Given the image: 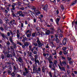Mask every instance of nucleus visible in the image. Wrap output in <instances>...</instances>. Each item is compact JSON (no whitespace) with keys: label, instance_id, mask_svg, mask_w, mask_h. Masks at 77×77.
Masks as SVG:
<instances>
[{"label":"nucleus","instance_id":"nucleus-1","mask_svg":"<svg viewBox=\"0 0 77 77\" xmlns=\"http://www.w3.org/2000/svg\"><path fill=\"white\" fill-rule=\"evenodd\" d=\"M37 55H35V63L32 65L33 69H36L37 68V63L39 65H40V63H39V61L38 60H37V58H38Z\"/></svg>","mask_w":77,"mask_h":77},{"label":"nucleus","instance_id":"nucleus-2","mask_svg":"<svg viewBox=\"0 0 77 77\" xmlns=\"http://www.w3.org/2000/svg\"><path fill=\"white\" fill-rule=\"evenodd\" d=\"M18 60L19 61V62L21 63L22 66H23L24 64V62L23 61V60L22 59V58H21V57H19L18 58Z\"/></svg>","mask_w":77,"mask_h":77},{"label":"nucleus","instance_id":"nucleus-3","mask_svg":"<svg viewBox=\"0 0 77 77\" xmlns=\"http://www.w3.org/2000/svg\"><path fill=\"white\" fill-rule=\"evenodd\" d=\"M0 66H2V69H1L2 71H5V69L6 68V67H7V66L5 64H3V63H2L0 65Z\"/></svg>","mask_w":77,"mask_h":77},{"label":"nucleus","instance_id":"nucleus-4","mask_svg":"<svg viewBox=\"0 0 77 77\" xmlns=\"http://www.w3.org/2000/svg\"><path fill=\"white\" fill-rule=\"evenodd\" d=\"M17 13L21 17H24V16H25V15L23 14L22 11H17Z\"/></svg>","mask_w":77,"mask_h":77},{"label":"nucleus","instance_id":"nucleus-5","mask_svg":"<svg viewBox=\"0 0 77 77\" xmlns=\"http://www.w3.org/2000/svg\"><path fill=\"white\" fill-rule=\"evenodd\" d=\"M43 10L45 11H47L48 9V5H46L43 7L42 8Z\"/></svg>","mask_w":77,"mask_h":77},{"label":"nucleus","instance_id":"nucleus-6","mask_svg":"<svg viewBox=\"0 0 77 77\" xmlns=\"http://www.w3.org/2000/svg\"><path fill=\"white\" fill-rule=\"evenodd\" d=\"M12 46H11L10 47V48L11 50H14V48H17V46H16V45L15 44V43L12 44Z\"/></svg>","mask_w":77,"mask_h":77},{"label":"nucleus","instance_id":"nucleus-7","mask_svg":"<svg viewBox=\"0 0 77 77\" xmlns=\"http://www.w3.org/2000/svg\"><path fill=\"white\" fill-rule=\"evenodd\" d=\"M23 3L27 5H29V1L27 0H24Z\"/></svg>","mask_w":77,"mask_h":77},{"label":"nucleus","instance_id":"nucleus-8","mask_svg":"<svg viewBox=\"0 0 77 77\" xmlns=\"http://www.w3.org/2000/svg\"><path fill=\"white\" fill-rule=\"evenodd\" d=\"M63 44L64 45L66 44V38H65L63 39Z\"/></svg>","mask_w":77,"mask_h":77},{"label":"nucleus","instance_id":"nucleus-9","mask_svg":"<svg viewBox=\"0 0 77 77\" xmlns=\"http://www.w3.org/2000/svg\"><path fill=\"white\" fill-rule=\"evenodd\" d=\"M51 30V34H53L54 33V31H55V30H54V29L53 28H51L50 29Z\"/></svg>","mask_w":77,"mask_h":77},{"label":"nucleus","instance_id":"nucleus-10","mask_svg":"<svg viewBox=\"0 0 77 77\" xmlns=\"http://www.w3.org/2000/svg\"><path fill=\"white\" fill-rule=\"evenodd\" d=\"M50 30H47V31H45V35H49L50 34Z\"/></svg>","mask_w":77,"mask_h":77},{"label":"nucleus","instance_id":"nucleus-11","mask_svg":"<svg viewBox=\"0 0 77 77\" xmlns=\"http://www.w3.org/2000/svg\"><path fill=\"white\" fill-rule=\"evenodd\" d=\"M56 23L58 25V27H60V25H59V20H56Z\"/></svg>","mask_w":77,"mask_h":77},{"label":"nucleus","instance_id":"nucleus-12","mask_svg":"<svg viewBox=\"0 0 77 77\" xmlns=\"http://www.w3.org/2000/svg\"><path fill=\"white\" fill-rule=\"evenodd\" d=\"M7 75V72L6 71H4L3 72V76L5 77Z\"/></svg>","mask_w":77,"mask_h":77},{"label":"nucleus","instance_id":"nucleus-13","mask_svg":"<svg viewBox=\"0 0 77 77\" xmlns=\"http://www.w3.org/2000/svg\"><path fill=\"white\" fill-rule=\"evenodd\" d=\"M54 66V65L53 63L49 64V67L50 68H52V67Z\"/></svg>","mask_w":77,"mask_h":77},{"label":"nucleus","instance_id":"nucleus-14","mask_svg":"<svg viewBox=\"0 0 77 77\" xmlns=\"http://www.w3.org/2000/svg\"><path fill=\"white\" fill-rule=\"evenodd\" d=\"M9 39L10 41L11 42L12 44H14V42H13V40H12V37H11V36H10Z\"/></svg>","mask_w":77,"mask_h":77},{"label":"nucleus","instance_id":"nucleus-15","mask_svg":"<svg viewBox=\"0 0 77 77\" xmlns=\"http://www.w3.org/2000/svg\"><path fill=\"white\" fill-rule=\"evenodd\" d=\"M12 57V55L11 54H8L7 56V57L8 58L9 57Z\"/></svg>","mask_w":77,"mask_h":77},{"label":"nucleus","instance_id":"nucleus-16","mask_svg":"<svg viewBox=\"0 0 77 77\" xmlns=\"http://www.w3.org/2000/svg\"><path fill=\"white\" fill-rule=\"evenodd\" d=\"M60 7L61 8L63 11L65 9V8H64V6L63 5L61 4L60 5Z\"/></svg>","mask_w":77,"mask_h":77},{"label":"nucleus","instance_id":"nucleus-17","mask_svg":"<svg viewBox=\"0 0 77 77\" xmlns=\"http://www.w3.org/2000/svg\"><path fill=\"white\" fill-rule=\"evenodd\" d=\"M77 3V0H75V1H73V2L72 3V5L73 6V5H74L75 4V3Z\"/></svg>","mask_w":77,"mask_h":77},{"label":"nucleus","instance_id":"nucleus-18","mask_svg":"<svg viewBox=\"0 0 77 77\" xmlns=\"http://www.w3.org/2000/svg\"><path fill=\"white\" fill-rule=\"evenodd\" d=\"M38 14H41V13L40 12V11H38L37 12H35V15H39Z\"/></svg>","mask_w":77,"mask_h":77},{"label":"nucleus","instance_id":"nucleus-19","mask_svg":"<svg viewBox=\"0 0 77 77\" xmlns=\"http://www.w3.org/2000/svg\"><path fill=\"white\" fill-rule=\"evenodd\" d=\"M55 41L56 42V43H59L60 42V40H59V39L57 38V37L56 38V39H55Z\"/></svg>","mask_w":77,"mask_h":77},{"label":"nucleus","instance_id":"nucleus-20","mask_svg":"<svg viewBox=\"0 0 77 77\" xmlns=\"http://www.w3.org/2000/svg\"><path fill=\"white\" fill-rule=\"evenodd\" d=\"M24 45L26 46V47H28V46H29V43L27 42H25L24 43Z\"/></svg>","mask_w":77,"mask_h":77},{"label":"nucleus","instance_id":"nucleus-21","mask_svg":"<svg viewBox=\"0 0 77 77\" xmlns=\"http://www.w3.org/2000/svg\"><path fill=\"white\" fill-rule=\"evenodd\" d=\"M43 45V44H42L41 43H40L38 44V47H42Z\"/></svg>","mask_w":77,"mask_h":77},{"label":"nucleus","instance_id":"nucleus-22","mask_svg":"<svg viewBox=\"0 0 77 77\" xmlns=\"http://www.w3.org/2000/svg\"><path fill=\"white\" fill-rule=\"evenodd\" d=\"M25 72L26 74H27L28 73H29V70L27 69V68H25Z\"/></svg>","mask_w":77,"mask_h":77},{"label":"nucleus","instance_id":"nucleus-23","mask_svg":"<svg viewBox=\"0 0 77 77\" xmlns=\"http://www.w3.org/2000/svg\"><path fill=\"white\" fill-rule=\"evenodd\" d=\"M1 35L2 36L3 38H6V36L3 33H1Z\"/></svg>","mask_w":77,"mask_h":77},{"label":"nucleus","instance_id":"nucleus-24","mask_svg":"<svg viewBox=\"0 0 77 77\" xmlns=\"http://www.w3.org/2000/svg\"><path fill=\"white\" fill-rule=\"evenodd\" d=\"M37 42L38 43V44L41 43V42H40V41H39V39L38 38H37Z\"/></svg>","mask_w":77,"mask_h":77},{"label":"nucleus","instance_id":"nucleus-25","mask_svg":"<svg viewBox=\"0 0 77 77\" xmlns=\"http://www.w3.org/2000/svg\"><path fill=\"white\" fill-rule=\"evenodd\" d=\"M11 12L12 14V15H13V17H16V15H15V14L14 13V11H13V10H11Z\"/></svg>","mask_w":77,"mask_h":77},{"label":"nucleus","instance_id":"nucleus-26","mask_svg":"<svg viewBox=\"0 0 77 77\" xmlns=\"http://www.w3.org/2000/svg\"><path fill=\"white\" fill-rule=\"evenodd\" d=\"M11 7H12V10H15V5H11Z\"/></svg>","mask_w":77,"mask_h":77},{"label":"nucleus","instance_id":"nucleus-27","mask_svg":"<svg viewBox=\"0 0 77 77\" xmlns=\"http://www.w3.org/2000/svg\"><path fill=\"white\" fill-rule=\"evenodd\" d=\"M4 28L5 30H7V25L5 24H4Z\"/></svg>","mask_w":77,"mask_h":77},{"label":"nucleus","instance_id":"nucleus-28","mask_svg":"<svg viewBox=\"0 0 77 77\" xmlns=\"http://www.w3.org/2000/svg\"><path fill=\"white\" fill-rule=\"evenodd\" d=\"M1 58L2 59H5V55L4 54H2L1 55Z\"/></svg>","mask_w":77,"mask_h":77},{"label":"nucleus","instance_id":"nucleus-29","mask_svg":"<svg viewBox=\"0 0 77 77\" xmlns=\"http://www.w3.org/2000/svg\"><path fill=\"white\" fill-rule=\"evenodd\" d=\"M48 59H51L52 60H53V58L52 56L50 55L49 57V58H48Z\"/></svg>","mask_w":77,"mask_h":77},{"label":"nucleus","instance_id":"nucleus-30","mask_svg":"<svg viewBox=\"0 0 77 77\" xmlns=\"http://www.w3.org/2000/svg\"><path fill=\"white\" fill-rule=\"evenodd\" d=\"M15 15L16 17H20V14H18L17 13L15 14Z\"/></svg>","mask_w":77,"mask_h":77},{"label":"nucleus","instance_id":"nucleus-31","mask_svg":"<svg viewBox=\"0 0 77 77\" xmlns=\"http://www.w3.org/2000/svg\"><path fill=\"white\" fill-rule=\"evenodd\" d=\"M24 37H25V35H23V39L22 41V42H25V39H24Z\"/></svg>","mask_w":77,"mask_h":77},{"label":"nucleus","instance_id":"nucleus-32","mask_svg":"<svg viewBox=\"0 0 77 77\" xmlns=\"http://www.w3.org/2000/svg\"><path fill=\"white\" fill-rule=\"evenodd\" d=\"M48 60L50 63H53V62H52V61H51V59H48Z\"/></svg>","mask_w":77,"mask_h":77},{"label":"nucleus","instance_id":"nucleus-33","mask_svg":"<svg viewBox=\"0 0 77 77\" xmlns=\"http://www.w3.org/2000/svg\"><path fill=\"white\" fill-rule=\"evenodd\" d=\"M50 1H51V2H53V3H54V4L56 3V0H53V1H52V0H50Z\"/></svg>","mask_w":77,"mask_h":77},{"label":"nucleus","instance_id":"nucleus-34","mask_svg":"<svg viewBox=\"0 0 77 77\" xmlns=\"http://www.w3.org/2000/svg\"><path fill=\"white\" fill-rule=\"evenodd\" d=\"M11 75L13 77H14V76L15 75V73L14 72L12 73Z\"/></svg>","mask_w":77,"mask_h":77},{"label":"nucleus","instance_id":"nucleus-35","mask_svg":"<svg viewBox=\"0 0 77 77\" xmlns=\"http://www.w3.org/2000/svg\"><path fill=\"white\" fill-rule=\"evenodd\" d=\"M70 50L72 51L73 48L72 47V46H70Z\"/></svg>","mask_w":77,"mask_h":77},{"label":"nucleus","instance_id":"nucleus-36","mask_svg":"<svg viewBox=\"0 0 77 77\" xmlns=\"http://www.w3.org/2000/svg\"><path fill=\"white\" fill-rule=\"evenodd\" d=\"M27 37H28V38L30 37V36H31V34H27Z\"/></svg>","mask_w":77,"mask_h":77},{"label":"nucleus","instance_id":"nucleus-37","mask_svg":"<svg viewBox=\"0 0 77 77\" xmlns=\"http://www.w3.org/2000/svg\"><path fill=\"white\" fill-rule=\"evenodd\" d=\"M13 4L14 5V6H16V5H18V2H16L15 3H13Z\"/></svg>","mask_w":77,"mask_h":77},{"label":"nucleus","instance_id":"nucleus-38","mask_svg":"<svg viewBox=\"0 0 77 77\" xmlns=\"http://www.w3.org/2000/svg\"><path fill=\"white\" fill-rule=\"evenodd\" d=\"M61 71H65V68L64 67H62L61 69Z\"/></svg>","mask_w":77,"mask_h":77},{"label":"nucleus","instance_id":"nucleus-39","mask_svg":"<svg viewBox=\"0 0 77 77\" xmlns=\"http://www.w3.org/2000/svg\"><path fill=\"white\" fill-rule=\"evenodd\" d=\"M0 30H2V31H3L4 30V29L2 27H0Z\"/></svg>","mask_w":77,"mask_h":77},{"label":"nucleus","instance_id":"nucleus-40","mask_svg":"<svg viewBox=\"0 0 77 77\" xmlns=\"http://www.w3.org/2000/svg\"><path fill=\"white\" fill-rule=\"evenodd\" d=\"M37 31H38L40 30V28L39 27H37L36 29Z\"/></svg>","mask_w":77,"mask_h":77},{"label":"nucleus","instance_id":"nucleus-41","mask_svg":"<svg viewBox=\"0 0 77 77\" xmlns=\"http://www.w3.org/2000/svg\"><path fill=\"white\" fill-rule=\"evenodd\" d=\"M33 45H34L35 46H38V44H37V43H32Z\"/></svg>","mask_w":77,"mask_h":77},{"label":"nucleus","instance_id":"nucleus-42","mask_svg":"<svg viewBox=\"0 0 77 77\" xmlns=\"http://www.w3.org/2000/svg\"><path fill=\"white\" fill-rule=\"evenodd\" d=\"M32 37H34V36H35V33H33L32 34Z\"/></svg>","mask_w":77,"mask_h":77},{"label":"nucleus","instance_id":"nucleus-43","mask_svg":"<svg viewBox=\"0 0 77 77\" xmlns=\"http://www.w3.org/2000/svg\"><path fill=\"white\" fill-rule=\"evenodd\" d=\"M30 58H31V60L33 61L35 60V58L34 59V58H33V57H30ZM34 61H35V60H34Z\"/></svg>","mask_w":77,"mask_h":77},{"label":"nucleus","instance_id":"nucleus-44","mask_svg":"<svg viewBox=\"0 0 77 77\" xmlns=\"http://www.w3.org/2000/svg\"><path fill=\"white\" fill-rule=\"evenodd\" d=\"M67 48L66 47H63V50L65 51V50H66L67 49Z\"/></svg>","mask_w":77,"mask_h":77},{"label":"nucleus","instance_id":"nucleus-45","mask_svg":"<svg viewBox=\"0 0 77 77\" xmlns=\"http://www.w3.org/2000/svg\"><path fill=\"white\" fill-rule=\"evenodd\" d=\"M29 50H32V45H29Z\"/></svg>","mask_w":77,"mask_h":77},{"label":"nucleus","instance_id":"nucleus-46","mask_svg":"<svg viewBox=\"0 0 77 77\" xmlns=\"http://www.w3.org/2000/svg\"><path fill=\"white\" fill-rule=\"evenodd\" d=\"M62 64L63 65H66V63L65 61H63L62 62Z\"/></svg>","mask_w":77,"mask_h":77},{"label":"nucleus","instance_id":"nucleus-47","mask_svg":"<svg viewBox=\"0 0 77 77\" xmlns=\"http://www.w3.org/2000/svg\"><path fill=\"white\" fill-rule=\"evenodd\" d=\"M51 69L52 70H54V71H55V66H53V68H52Z\"/></svg>","mask_w":77,"mask_h":77},{"label":"nucleus","instance_id":"nucleus-48","mask_svg":"<svg viewBox=\"0 0 77 77\" xmlns=\"http://www.w3.org/2000/svg\"><path fill=\"white\" fill-rule=\"evenodd\" d=\"M6 44L8 45H10V44H11L10 43V42H9V41H7V42Z\"/></svg>","mask_w":77,"mask_h":77},{"label":"nucleus","instance_id":"nucleus-49","mask_svg":"<svg viewBox=\"0 0 77 77\" xmlns=\"http://www.w3.org/2000/svg\"><path fill=\"white\" fill-rule=\"evenodd\" d=\"M41 35L42 37V35H45V33H44V32H41Z\"/></svg>","mask_w":77,"mask_h":77},{"label":"nucleus","instance_id":"nucleus-50","mask_svg":"<svg viewBox=\"0 0 77 77\" xmlns=\"http://www.w3.org/2000/svg\"><path fill=\"white\" fill-rule=\"evenodd\" d=\"M54 63L55 65H56V64H57V61L54 60Z\"/></svg>","mask_w":77,"mask_h":77},{"label":"nucleus","instance_id":"nucleus-51","mask_svg":"<svg viewBox=\"0 0 77 77\" xmlns=\"http://www.w3.org/2000/svg\"><path fill=\"white\" fill-rule=\"evenodd\" d=\"M64 54H68V52H66V51H64L63 52Z\"/></svg>","mask_w":77,"mask_h":77},{"label":"nucleus","instance_id":"nucleus-52","mask_svg":"<svg viewBox=\"0 0 77 77\" xmlns=\"http://www.w3.org/2000/svg\"><path fill=\"white\" fill-rule=\"evenodd\" d=\"M32 52H29V56H30V57H33V56H32Z\"/></svg>","mask_w":77,"mask_h":77},{"label":"nucleus","instance_id":"nucleus-53","mask_svg":"<svg viewBox=\"0 0 77 77\" xmlns=\"http://www.w3.org/2000/svg\"><path fill=\"white\" fill-rule=\"evenodd\" d=\"M42 72H45V69H44V68L43 67L42 68Z\"/></svg>","mask_w":77,"mask_h":77},{"label":"nucleus","instance_id":"nucleus-54","mask_svg":"<svg viewBox=\"0 0 77 77\" xmlns=\"http://www.w3.org/2000/svg\"><path fill=\"white\" fill-rule=\"evenodd\" d=\"M0 24H3V21L2 20H0Z\"/></svg>","mask_w":77,"mask_h":77},{"label":"nucleus","instance_id":"nucleus-55","mask_svg":"<svg viewBox=\"0 0 77 77\" xmlns=\"http://www.w3.org/2000/svg\"><path fill=\"white\" fill-rule=\"evenodd\" d=\"M33 73H35L36 72V70H35V69H33Z\"/></svg>","mask_w":77,"mask_h":77},{"label":"nucleus","instance_id":"nucleus-56","mask_svg":"<svg viewBox=\"0 0 77 77\" xmlns=\"http://www.w3.org/2000/svg\"><path fill=\"white\" fill-rule=\"evenodd\" d=\"M49 75H50V77H52V74L50 72H49Z\"/></svg>","mask_w":77,"mask_h":77},{"label":"nucleus","instance_id":"nucleus-57","mask_svg":"<svg viewBox=\"0 0 77 77\" xmlns=\"http://www.w3.org/2000/svg\"><path fill=\"white\" fill-rule=\"evenodd\" d=\"M11 35V34H10V33L9 32H7V35H8V36H9Z\"/></svg>","mask_w":77,"mask_h":77},{"label":"nucleus","instance_id":"nucleus-58","mask_svg":"<svg viewBox=\"0 0 77 77\" xmlns=\"http://www.w3.org/2000/svg\"><path fill=\"white\" fill-rule=\"evenodd\" d=\"M33 53L34 54H37V52L35 51Z\"/></svg>","mask_w":77,"mask_h":77},{"label":"nucleus","instance_id":"nucleus-59","mask_svg":"<svg viewBox=\"0 0 77 77\" xmlns=\"http://www.w3.org/2000/svg\"><path fill=\"white\" fill-rule=\"evenodd\" d=\"M67 59L68 60H71V58L70 57H67Z\"/></svg>","mask_w":77,"mask_h":77},{"label":"nucleus","instance_id":"nucleus-60","mask_svg":"<svg viewBox=\"0 0 77 77\" xmlns=\"http://www.w3.org/2000/svg\"><path fill=\"white\" fill-rule=\"evenodd\" d=\"M8 54L9 53H8V51H6L5 52L4 54H5V55H6L7 54L8 55Z\"/></svg>","mask_w":77,"mask_h":77},{"label":"nucleus","instance_id":"nucleus-61","mask_svg":"<svg viewBox=\"0 0 77 77\" xmlns=\"http://www.w3.org/2000/svg\"><path fill=\"white\" fill-rule=\"evenodd\" d=\"M20 9L22 10H24V8L23 7H21L20 8Z\"/></svg>","mask_w":77,"mask_h":77},{"label":"nucleus","instance_id":"nucleus-62","mask_svg":"<svg viewBox=\"0 0 77 77\" xmlns=\"http://www.w3.org/2000/svg\"><path fill=\"white\" fill-rule=\"evenodd\" d=\"M18 5H21V2H18Z\"/></svg>","mask_w":77,"mask_h":77},{"label":"nucleus","instance_id":"nucleus-63","mask_svg":"<svg viewBox=\"0 0 77 77\" xmlns=\"http://www.w3.org/2000/svg\"><path fill=\"white\" fill-rule=\"evenodd\" d=\"M12 54L13 56H15V52H13Z\"/></svg>","mask_w":77,"mask_h":77},{"label":"nucleus","instance_id":"nucleus-64","mask_svg":"<svg viewBox=\"0 0 77 77\" xmlns=\"http://www.w3.org/2000/svg\"><path fill=\"white\" fill-rule=\"evenodd\" d=\"M17 77H21V75H20L17 74Z\"/></svg>","mask_w":77,"mask_h":77}]
</instances>
